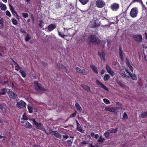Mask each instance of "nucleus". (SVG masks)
<instances>
[{"label": "nucleus", "mask_w": 147, "mask_h": 147, "mask_svg": "<svg viewBox=\"0 0 147 147\" xmlns=\"http://www.w3.org/2000/svg\"><path fill=\"white\" fill-rule=\"evenodd\" d=\"M56 27V24H51L48 26V28L49 31H51L53 30Z\"/></svg>", "instance_id": "f3484780"}, {"label": "nucleus", "mask_w": 147, "mask_h": 147, "mask_svg": "<svg viewBox=\"0 0 147 147\" xmlns=\"http://www.w3.org/2000/svg\"><path fill=\"white\" fill-rule=\"evenodd\" d=\"M5 89H1L0 91V94L2 95H4L5 93Z\"/></svg>", "instance_id": "4c0bfd02"}, {"label": "nucleus", "mask_w": 147, "mask_h": 147, "mask_svg": "<svg viewBox=\"0 0 147 147\" xmlns=\"http://www.w3.org/2000/svg\"><path fill=\"white\" fill-rule=\"evenodd\" d=\"M81 87L85 90L87 92L90 90V88L87 86H86L84 84H81Z\"/></svg>", "instance_id": "4be33fe9"}, {"label": "nucleus", "mask_w": 147, "mask_h": 147, "mask_svg": "<svg viewBox=\"0 0 147 147\" xmlns=\"http://www.w3.org/2000/svg\"><path fill=\"white\" fill-rule=\"evenodd\" d=\"M113 65H117V66H119V63L117 61H115L113 62Z\"/></svg>", "instance_id": "5fc2aeb1"}, {"label": "nucleus", "mask_w": 147, "mask_h": 147, "mask_svg": "<svg viewBox=\"0 0 147 147\" xmlns=\"http://www.w3.org/2000/svg\"><path fill=\"white\" fill-rule=\"evenodd\" d=\"M123 117V118L125 119H126L127 118V115L126 113L125 112L124 113Z\"/></svg>", "instance_id": "6e6d98bb"}, {"label": "nucleus", "mask_w": 147, "mask_h": 147, "mask_svg": "<svg viewBox=\"0 0 147 147\" xmlns=\"http://www.w3.org/2000/svg\"><path fill=\"white\" fill-rule=\"evenodd\" d=\"M139 117L140 118H145L147 117V112H142Z\"/></svg>", "instance_id": "a878e982"}, {"label": "nucleus", "mask_w": 147, "mask_h": 147, "mask_svg": "<svg viewBox=\"0 0 147 147\" xmlns=\"http://www.w3.org/2000/svg\"><path fill=\"white\" fill-rule=\"evenodd\" d=\"M76 112H77V111H75V112L72 113V114H71L70 117H75L76 115Z\"/></svg>", "instance_id": "603ef678"}, {"label": "nucleus", "mask_w": 147, "mask_h": 147, "mask_svg": "<svg viewBox=\"0 0 147 147\" xmlns=\"http://www.w3.org/2000/svg\"><path fill=\"white\" fill-rule=\"evenodd\" d=\"M28 119V118L26 116V113H24L23 115V117L22 118V121H27Z\"/></svg>", "instance_id": "473e14b6"}, {"label": "nucleus", "mask_w": 147, "mask_h": 147, "mask_svg": "<svg viewBox=\"0 0 147 147\" xmlns=\"http://www.w3.org/2000/svg\"><path fill=\"white\" fill-rule=\"evenodd\" d=\"M20 31L21 32H22V33H26V31L24 30H23V29H21L20 30Z\"/></svg>", "instance_id": "052dcab7"}, {"label": "nucleus", "mask_w": 147, "mask_h": 147, "mask_svg": "<svg viewBox=\"0 0 147 147\" xmlns=\"http://www.w3.org/2000/svg\"><path fill=\"white\" fill-rule=\"evenodd\" d=\"M105 139L101 138H99L98 140V141L99 143H102L104 142Z\"/></svg>", "instance_id": "ea45409f"}, {"label": "nucleus", "mask_w": 147, "mask_h": 147, "mask_svg": "<svg viewBox=\"0 0 147 147\" xmlns=\"http://www.w3.org/2000/svg\"><path fill=\"white\" fill-rule=\"evenodd\" d=\"M88 144L89 143L87 142H85V141H84L81 144L82 145H88Z\"/></svg>", "instance_id": "864d4df0"}, {"label": "nucleus", "mask_w": 147, "mask_h": 147, "mask_svg": "<svg viewBox=\"0 0 147 147\" xmlns=\"http://www.w3.org/2000/svg\"><path fill=\"white\" fill-rule=\"evenodd\" d=\"M6 92H7L10 98L13 99L16 98L17 95L11 90L9 89H6Z\"/></svg>", "instance_id": "423d86ee"}, {"label": "nucleus", "mask_w": 147, "mask_h": 147, "mask_svg": "<svg viewBox=\"0 0 147 147\" xmlns=\"http://www.w3.org/2000/svg\"><path fill=\"white\" fill-rule=\"evenodd\" d=\"M79 1L83 5L86 4L88 1L89 0H79Z\"/></svg>", "instance_id": "72a5a7b5"}, {"label": "nucleus", "mask_w": 147, "mask_h": 147, "mask_svg": "<svg viewBox=\"0 0 147 147\" xmlns=\"http://www.w3.org/2000/svg\"><path fill=\"white\" fill-rule=\"evenodd\" d=\"M49 133L51 135H54L56 137L61 139V135L57 131H53L51 129L49 130Z\"/></svg>", "instance_id": "6e6552de"}, {"label": "nucleus", "mask_w": 147, "mask_h": 147, "mask_svg": "<svg viewBox=\"0 0 147 147\" xmlns=\"http://www.w3.org/2000/svg\"><path fill=\"white\" fill-rule=\"evenodd\" d=\"M20 72L23 77H24L26 76V74L24 71L22 70H20Z\"/></svg>", "instance_id": "37998d69"}, {"label": "nucleus", "mask_w": 147, "mask_h": 147, "mask_svg": "<svg viewBox=\"0 0 147 147\" xmlns=\"http://www.w3.org/2000/svg\"><path fill=\"white\" fill-rule=\"evenodd\" d=\"M34 89L39 92L45 91L46 90L43 88L42 85L38 83L37 81H35L34 85Z\"/></svg>", "instance_id": "f257e3e1"}, {"label": "nucleus", "mask_w": 147, "mask_h": 147, "mask_svg": "<svg viewBox=\"0 0 147 147\" xmlns=\"http://www.w3.org/2000/svg\"><path fill=\"white\" fill-rule=\"evenodd\" d=\"M105 68L107 72L111 74L112 76H113L115 75V73L113 71L111 68L108 65H106Z\"/></svg>", "instance_id": "f8f14e48"}, {"label": "nucleus", "mask_w": 147, "mask_h": 147, "mask_svg": "<svg viewBox=\"0 0 147 147\" xmlns=\"http://www.w3.org/2000/svg\"><path fill=\"white\" fill-rule=\"evenodd\" d=\"M103 100L104 102L106 104H108L110 103V101L108 99L106 98H104Z\"/></svg>", "instance_id": "79ce46f5"}, {"label": "nucleus", "mask_w": 147, "mask_h": 147, "mask_svg": "<svg viewBox=\"0 0 147 147\" xmlns=\"http://www.w3.org/2000/svg\"><path fill=\"white\" fill-rule=\"evenodd\" d=\"M6 15L7 16H8L9 17H11V15L10 12L8 10H7V11H6Z\"/></svg>", "instance_id": "de8ad7c7"}, {"label": "nucleus", "mask_w": 147, "mask_h": 147, "mask_svg": "<svg viewBox=\"0 0 147 147\" xmlns=\"http://www.w3.org/2000/svg\"><path fill=\"white\" fill-rule=\"evenodd\" d=\"M75 107L76 109L79 111L81 112L82 110V107H80L78 103H76L75 104Z\"/></svg>", "instance_id": "aec40b11"}, {"label": "nucleus", "mask_w": 147, "mask_h": 147, "mask_svg": "<svg viewBox=\"0 0 147 147\" xmlns=\"http://www.w3.org/2000/svg\"><path fill=\"white\" fill-rule=\"evenodd\" d=\"M125 69L126 68L124 67H122L119 69V70L120 71V72L122 71H126L125 70Z\"/></svg>", "instance_id": "8fccbe9b"}, {"label": "nucleus", "mask_w": 147, "mask_h": 147, "mask_svg": "<svg viewBox=\"0 0 147 147\" xmlns=\"http://www.w3.org/2000/svg\"><path fill=\"white\" fill-rule=\"evenodd\" d=\"M145 35L146 38L147 39V33H146V32H145Z\"/></svg>", "instance_id": "774afa93"}, {"label": "nucleus", "mask_w": 147, "mask_h": 147, "mask_svg": "<svg viewBox=\"0 0 147 147\" xmlns=\"http://www.w3.org/2000/svg\"><path fill=\"white\" fill-rule=\"evenodd\" d=\"M119 54L120 58L121 60H123V53L122 50L121 49V48L120 47L119 49Z\"/></svg>", "instance_id": "393cba45"}, {"label": "nucleus", "mask_w": 147, "mask_h": 147, "mask_svg": "<svg viewBox=\"0 0 147 147\" xmlns=\"http://www.w3.org/2000/svg\"><path fill=\"white\" fill-rule=\"evenodd\" d=\"M77 129L81 133H84V131L82 129L80 124H78V125H77Z\"/></svg>", "instance_id": "bb28decb"}, {"label": "nucleus", "mask_w": 147, "mask_h": 147, "mask_svg": "<svg viewBox=\"0 0 147 147\" xmlns=\"http://www.w3.org/2000/svg\"><path fill=\"white\" fill-rule=\"evenodd\" d=\"M30 39V37L29 34H28L27 35L26 37L25 38V40L27 42Z\"/></svg>", "instance_id": "58836bf2"}, {"label": "nucleus", "mask_w": 147, "mask_h": 147, "mask_svg": "<svg viewBox=\"0 0 147 147\" xmlns=\"http://www.w3.org/2000/svg\"><path fill=\"white\" fill-rule=\"evenodd\" d=\"M63 139H66L69 137V136L67 135H63Z\"/></svg>", "instance_id": "4d7b16f0"}, {"label": "nucleus", "mask_w": 147, "mask_h": 147, "mask_svg": "<svg viewBox=\"0 0 147 147\" xmlns=\"http://www.w3.org/2000/svg\"><path fill=\"white\" fill-rule=\"evenodd\" d=\"M116 82L121 87L124 88H125L126 87V86L123 84L120 81L117 80Z\"/></svg>", "instance_id": "cd10ccee"}, {"label": "nucleus", "mask_w": 147, "mask_h": 147, "mask_svg": "<svg viewBox=\"0 0 147 147\" xmlns=\"http://www.w3.org/2000/svg\"><path fill=\"white\" fill-rule=\"evenodd\" d=\"M22 15L25 18H27L28 16V15L27 13H22Z\"/></svg>", "instance_id": "09e8293b"}, {"label": "nucleus", "mask_w": 147, "mask_h": 147, "mask_svg": "<svg viewBox=\"0 0 147 147\" xmlns=\"http://www.w3.org/2000/svg\"><path fill=\"white\" fill-rule=\"evenodd\" d=\"M27 108L30 113H31L32 112L33 109L31 106L28 105Z\"/></svg>", "instance_id": "c9c22d12"}, {"label": "nucleus", "mask_w": 147, "mask_h": 147, "mask_svg": "<svg viewBox=\"0 0 147 147\" xmlns=\"http://www.w3.org/2000/svg\"><path fill=\"white\" fill-rule=\"evenodd\" d=\"M9 7L10 10L12 13H13V12H14L16 13V11H14V9L13 7L10 4H9Z\"/></svg>", "instance_id": "a18cd8bd"}, {"label": "nucleus", "mask_w": 147, "mask_h": 147, "mask_svg": "<svg viewBox=\"0 0 147 147\" xmlns=\"http://www.w3.org/2000/svg\"><path fill=\"white\" fill-rule=\"evenodd\" d=\"M100 23L98 20H92L89 24V25L91 28H95L100 26Z\"/></svg>", "instance_id": "20e7f679"}, {"label": "nucleus", "mask_w": 147, "mask_h": 147, "mask_svg": "<svg viewBox=\"0 0 147 147\" xmlns=\"http://www.w3.org/2000/svg\"><path fill=\"white\" fill-rule=\"evenodd\" d=\"M126 63L129 69H130L131 71V72H133V67L131 66V65L129 61L128 60H127V61H126Z\"/></svg>", "instance_id": "5701e85b"}, {"label": "nucleus", "mask_w": 147, "mask_h": 147, "mask_svg": "<svg viewBox=\"0 0 147 147\" xmlns=\"http://www.w3.org/2000/svg\"><path fill=\"white\" fill-rule=\"evenodd\" d=\"M94 137L96 139H97L99 137V136L98 134H96L94 135Z\"/></svg>", "instance_id": "680f3d73"}, {"label": "nucleus", "mask_w": 147, "mask_h": 147, "mask_svg": "<svg viewBox=\"0 0 147 147\" xmlns=\"http://www.w3.org/2000/svg\"><path fill=\"white\" fill-rule=\"evenodd\" d=\"M89 40L92 43L95 42L96 44H99L100 41L98 38L94 37L93 36H91L90 37Z\"/></svg>", "instance_id": "ddd939ff"}, {"label": "nucleus", "mask_w": 147, "mask_h": 147, "mask_svg": "<svg viewBox=\"0 0 147 147\" xmlns=\"http://www.w3.org/2000/svg\"><path fill=\"white\" fill-rule=\"evenodd\" d=\"M43 21L42 20H40V23L39 24V26L41 27H42L43 26Z\"/></svg>", "instance_id": "3c124183"}, {"label": "nucleus", "mask_w": 147, "mask_h": 147, "mask_svg": "<svg viewBox=\"0 0 147 147\" xmlns=\"http://www.w3.org/2000/svg\"><path fill=\"white\" fill-rule=\"evenodd\" d=\"M26 105L24 102L21 100L17 102L16 105L18 108L21 109L24 108L26 106Z\"/></svg>", "instance_id": "9d476101"}, {"label": "nucleus", "mask_w": 147, "mask_h": 147, "mask_svg": "<svg viewBox=\"0 0 147 147\" xmlns=\"http://www.w3.org/2000/svg\"><path fill=\"white\" fill-rule=\"evenodd\" d=\"M81 70V69L79 67H77L76 68V71L79 73H80Z\"/></svg>", "instance_id": "13d9d810"}, {"label": "nucleus", "mask_w": 147, "mask_h": 147, "mask_svg": "<svg viewBox=\"0 0 147 147\" xmlns=\"http://www.w3.org/2000/svg\"><path fill=\"white\" fill-rule=\"evenodd\" d=\"M29 120L32 121L33 123L37 127L38 129L45 131L47 134H48V133H46V131L45 129H43L42 125L41 123L36 122L34 118L29 119Z\"/></svg>", "instance_id": "f03ea898"}, {"label": "nucleus", "mask_w": 147, "mask_h": 147, "mask_svg": "<svg viewBox=\"0 0 147 147\" xmlns=\"http://www.w3.org/2000/svg\"><path fill=\"white\" fill-rule=\"evenodd\" d=\"M12 22L13 24L14 25H16L18 23V22L17 20L15 19H12Z\"/></svg>", "instance_id": "c03bdc74"}, {"label": "nucleus", "mask_w": 147, "mask_h": 147, "mask_svg": "<svg viewBox=\"0 0 147 147\" xmlns=\"http://www.w3.org/2000/svg\"><path fill=\"white\" fill-rule=\"evenodd\" d=\"M0 7L1 10L3 11H5L7 9L6 5L2 3H0Z\"/></svg>", "instance_id": "a211bd4d"}, {"label": "nucleus", "mask_w": 147, "mask_h": 147, "mask_svg": "<svg viewBox=\"0 0 147 147\" xmlns=\"http://www.w3.org/2000/svg\"><path fill=\"white\" fill-rule=\"evenodd\" d=\"M58 33L59 36L60 37L63 38H64L66 36H66L65 35H64L63 34H62L61 32L59 31H58Z\"/></svg>", "instance_id": "e433bc0d"}, {"label": "nucleus", "mask_w": 147, "mask_h": 147, "mask_svg": "<svg viewBox=\"0 0 147 147\" xmlns=\"http://www.w3.org/2000/svg\"><path fill=\"white\" fill-rule=\"evenodd\" d=\"M57 66L59 68H61L63 69H65V72H67V70L66 69V68L63 65H61L59 63L57 64Z\"/></svg>", "instance_id": "c756f323"}, {"label": "nucleus", "mask_w": 147, "mask_h": 147, "mask_svg": "<svg viewBox=\"0 0 147 147\" xmlns=\"http://www.w3.org/2000/svg\"><path fill=\"white\" fill-rule=\"evenodd\" d=\"M102 11H103L106 13L107 11V9H105V8H104V9L102 10Z\"/></svg>", "instance_id": "338daca9"}, {"label": "nucleus", "mask_w": 147, "mask_h": 147, "mask_svg": "<svg viewBox=\"0 0 147 147\" xmlns=\"http://www.w3.org/2000/svg\"><path fill=\"white\" fill-rule=\"evenodd\" d=\"M13 63L15 67V69L19 70L20 69V67L19 66L15 61H13Z\"/></svg>", "instance_id": "c85d7f7f"}, {"label": "nucleus", "mask_w": 147, "mask_h": 147, "mask_svg": "<svg viewBox=\"0 0 147 147\" xmlns=\"http://www.w3.org/2000/svg\"><path fill=\"white\" fill-rule=\"evenodd\" d=\"M95 4L98 8H101L104 6L105 3L102 0H97L95 2Z\"/></svg>", "instance_id": "39448f33"}, {"label": "nucleus", "mask_w": 147, "mask_h": 147, "mask_svg": "<svg viewBox=\"0 0 147 147\" xmlns=\"http://www.w3.org/2000/svg\"><path fill=\"white\" fill-rule=\"evenodd\" d=\"M125 70L126 71L127 73L128 74V75H129L128 76H129V77H130L134 80H137L136 76L135 74L131 73L126 69H125Z\"/></svg>", "instance_id": "9b49d317"}, {"label": "nucleus", "mask_w": 147, "mask_h": 147, "mask_svg": "<svg viewBox=\"0 0 147 147\" xmlns=\"http://www.w3.org/2000/svg\"><path fill=\"white\" fill-rule=\"evenodd\" d=\"M88 147H95L94 146L92 145V144L89 143L88 145Z\"/></svg>", "instance_id": "bf43d9fd"}, {"label": "nucleus", "mask_w": 147, "mask_h": 147, "mask_svg": "<svg viewBox=\"0 0 147 147\" xmlns=\"http://www.w3.org/2000/svg\"><path fill=\"white\" fill-rule=\"evenodd\" d=\"M110 134V133L108 131V130L107 132L104 133V135L105 137L108 138L109 137Z\"/></svg>", "instance_id": "a19ab883"}, {"label": "nucleus", "mask_w": 147, "mask_h": 147, "mask_svg": "<svg viewBox=\"0 0 147 147\" xmlns=\"http://www.w3.org/2000/svg\"><path fill=\"white\" fill-rule=\"evenodd\" d=\"M117 128L115 129H110L108 130V131L109 132L110 134H112L116 133L117 131Z\"/></svg>", "instance_id": "7c9ffc66"}, {"label": "nucleus", "mask_w": 147, "mask_h": 147, "mask_svg": "<svg viewBox=\"0 0 147 147\" xmlns=\"http://www.w3.org/2000/svg\"><path fill=\"white\" fill-rule=\"evenodd\" d=\"M119 7V5L116 3H114L111 6V9L113 11H117Z\"/></svg>", "instance_id": "dca6fc26"}, {"label": "nucleus", "mask_w": 147, "mask_h": 147, "mask_svg": "<svg viewBox=\"0 0 147 147\" xmlns=\"http://www.w3.org/2000/svg\"><path fill=\"white\" fill-rule=\"evenodd\" d=\"M134 38L135 41L138 43H140L142 41V37L141 35H135L134 36Z\"/></svg>", "instance_id": "4468645a"}, {"label": "nucleus", "mask_w": 147, "mask_h": 147, "mask_svg": "<svg viewBox=\"0 0 147 147\" xmlns=\"http://www.w3.org/2000/svg\"><path fill=\"white\" fill-rule=\"evenodd\" d=\"M3 26V20L2 18H0V28H2Z\"/></svg>", "instance_id": "f704fd0d"}, {"label": "nucleus", "mask_w": 147, "mask_h": 147, "mask_svg": "<svg viewBox=\"0 0 147 147\" xmlns=\"http://www.w3.org/2000/svg\"><path fill=\"white\" fill-rule=\"evenodd\" d=\"M21 123L23 124V125L26 128L30 129L32 127V125L27 121H22Z\"/></svg>", "instance_id": "1a4fd4ad"}, {"label": "nucleus", "mask_w": 147, "mask_h": 147, "mask_svg": "<svg viewBox=\"0 0 147 147\" xmlns=\"http://www.w3.org/2000/svg\"><path fill=\"white\" fill-rule=\"evenodd\" d=\"M67 142L70 144H72V142L70 140H67Z\"/></svg>", "instance_id": "e2e57ef3"}, {"label": "nucleus", "mask_w": 147, "mask_h": 147, "mask_svg": "<svg viewBox=\"0 0 147 147\" xmlns=\"http://www.w3.org/2000/svg\"><path fill=\"white\" fill-rule=\"evenodd\" d=\"M122 71L120 72V75L124 78H129V76L128 75H126L125 73V71Z\"/></svg>", "instance_id": "6ab92c4d"}, {"label": "nucleus", "mask_w": 147, "mask_h": 147, "mask_svg": "<svg viewBox=\"0 0 147 147\" xmlns=\"http://www.w3.org/2000/svg\"><path fill=\"white\" fill-rule=\"evenodd\" d=\"M3 105H0V109H3Z\"/></svg>", "instance_id": "0e129e2a"}, {"label": "nucleus", "mask_w": 147, "mask_h": 147, "mask_svg": "<svg viewBox=\"0 0 147 147\" xmlns=\"http://www.w3.org/2000/svg\"><path fill=\"white\" fill-rule=\"evenodd\" d=\"M90 67L95 73L96 74L98 73L97 68L95 66L91 65H90Z\"/></svg>", "instance_id": "b1692460"}, {"label": "nucleus", "mask_w": 147, "mask_h": 147, "mask_svg": "<svg viewBox=\"0 0 147 147\" xmlns=\"http://www.w3.org/2000/svg\"><path fill=\"white\" fill-rule=\"evenodd\" d=\"M98 53L100 55L101 59L104 61L105 60V53L102 52H99Z\"/></svg>", "instance_id": "412c9836"}, {"label": "nucleus", "mask_w": 147, "mask_h": 147, "mask_svg": "<svg viewBox=\"0 0 147 147\" xmlns=\"http://www.w3.org/2000/svg\"><path fill=\"white\" fill-rule=\"evenodd\" d=\"M105 72V70L104 69H102L101 72V74H103Z\"/></svg>", "instance_id": "69168bd1"}, {"label": "nucleus", "mask_w": 147, "mask_h": 147, "mask_svg": "<svg viewBox=\"0 0 147 147\" xmlns=\"http://www.w3.org/2000/svg\"><path fill=\"white\" fill-rule=\"evenodd\" d=\"M80 73L84 75L86 74V71L85 69H82L80 72Z\"/></svg>", "instance_id": "49530a36"}, {"label": "nucleus", "mask_w": 147, "mask_h": 147, "mask_svg": "<svg viewBox=\"0 0 147 147\" xmlns=\"http://www.w3.org/2000/svg\"><path fill=\"white\" fill-rule=\"evenodd\" d=\"M110 76L108 74H105L104 77V80L105 81H107L110 78Z\"/></svg>", "instance_id": "2f4dec72"}, {"label": "nucleus", "mask_w": 147, "mask_h": 147, "mask_svg": "<svg viewBox=\"0 0 147 147\" xmlns=\"http://www.w3.org/2000/svg\"><path fill=\"white\" fill-rule=\"evenodd\" d=\"M138 13V8L137 7H134L131 10L130 14L131 17L134 18L137 16Z\"/></svg>", "instance_id": "7ed1b4c3"}, {"label": "nucleus", "mask_w": 147, "mask_h": 147, "mask_svg": "<svg viewBox=\"0 0 147 147\" xmlns=\"http://www.w3.org/2000/svg\"><path fill=\"white\" fill-rule=\"evenodd\" d=\"M96 83L98 86H100L101 88L104 89L105 90L107 91H108V88L98 80H97L96 81Z\"/></svg>", "instance_id": "2eb2a0df"}, {"label": "nucleus", "mask_w": 147, "mask_h": 147, "mask_svg": "<svg viewBox=\"0 0 147 147\" xmlns=\"http://www.w3.org/2000/svg\"><path fill=\"white\" fill-rule=\"evenodd\" d=\"M119 108L118 107L113 108L110 107H105V110L107 111L112 112L114 113H117L118 111Z\"/></svg>", "instance_id": "0eeeda50"}]
</instances>
